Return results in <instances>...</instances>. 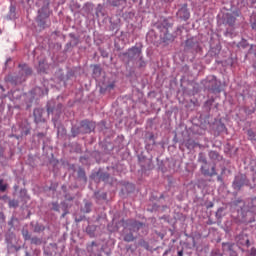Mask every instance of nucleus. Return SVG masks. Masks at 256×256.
I'll list each match as a JSON object with an SVG mask.
<instances>
[{
	"label": "nucleus",
	"mask_w": 256,
	"mask_h": 256,
	"mask_svg": "<svg viewBox=\"0 0 256 256\" xmlns=\"http://www.w3.org/2000/svg\"><path fill=\"white\" fill-rule=\"evenodd\" d=\"M200 161H201V163H204V165L201 167V173L204 174L205 177H214V175H217L215 166L211 167V171H209V168H207V159L206 158H200Z\"/></svg>",
	"instance_id": "1"
},
{
	"label": "nucleus",
	"mask_w": 256,
	"mask_h": 256,
	"mask_svg": "<svg viewBox=\"0 0 256 256\" xmlns=\"http://www.w3.org/2000/svg\"><path fill=\"white\" fill-rule=\"evenodd\" d=\"M236 243L237 245H240L241 247H251V242L249 241V236L245 233H240L236 237Z\"/></svg>",
	"instance_id": "2"
},
{
	"label": "nucleus",
	"mask_w": 256,
	"mask_h": 256,
	"mask_svg": "<svg viewBox=\"0 0 256 256\" xmlns=\"http://www.w3.org/2000/svg\"><path fill=\"white\" fill-rule=\"evenodd\" d=\"M178 17H180V19H183L184 21H187V19H189V17H191V14L189 13V9H187V4H184L177 13Z\"/></svg>",
	"instance_id": "3"
},
{
	"label": "nucleus",
	"mask_w": 256,
	"mask_h": 256,
	"mask_svg": "<svg viewBox=\"0 0 256 256\" xmlns=\"http://www.w3.org/2000/svg\"><path fill=\"white\" fill-rule=\"evenodd\" d=\"M222 247H223V251H227L230 256H239V254H237L235 250H233V247H235V244L231 242H226V243H222Z\"/></svg>",
	"instance_id": "4"
},
{
	"label": "nucleus",
	"mask_w": 256,
	"mask_h": 256,
	"mask_svg": "<svg viewBox=\"0 0 256 256\" xmlns=\"http://www.w3.org/2000/svg\"><path fill=\"white\" fill-rule=\"evenodd\" d=\"M234 189H241L243 187V185H245V176L241 175V176H237L234 180Z\"/></svg>",
	"instance_id": "5"
},
{
	"label": "nucleus",
	"mask_w": 256,
	"mask_h": 256,
	"mask_svg": "<svg viewBox=\"0 0 256 256\" xmlns=\"http://www.w3.org/2000/svg\"><path fill=\"white\" fill-rule=\"evenodd\" d=\"M35 123H41L43 121V110L36 108L33 112Z\"/></svg>",
	"instance_id": "6"
},
{
	"label": "nucleus",
	"mask_w": 256,
	"mask_h": 256,
	"mask_svg": "<svg viewBox=\"0 0 256 256\" xmlns=\"http://www.w3.org/2000/svg\"><path fill=\"white\" fill-rule=\"evenodd\" d=\"M129 227H131L132 231H139L141 227H143V223L136 221V220H130L128 222Z\"/></svg>",
	"instance_id": "7"
},
{
	"label": "nucleus",
	"mask_w": 256,
	"mask_h": 256,
	"mask_svg": "<svg viewBox=\"0 0 256 256\" xmlns=\"http://www.w3.org/2000/svg\"><path fill=\"white\" fill-rule=\"evenodd\" d=\"M129 57H135V55H141V49L138 47H132L128 50Z\"/></svg>",
	"instance_id": "8"
},
{
	"label": "nucleus",
	"mask_w": 256,
	"mask_h": 256,
	"mask_svg": "<svg viewBox=\"0 0 256 256\" xmlns=\"http://www.w3.org/2000/svg\"><path fill=\"white\" fill-rule=\"evenodd\" d=\"M78 178L81 179L84 183H87V175L85 174V170H83V168H79Z\"/></svg>",
	"instance_id": "9"
},
{
	"label": "nucleus",
	"mask_w": 256,
	"mask_h": 256,
	"mask_svg": "<svg viewBox=\"0 0 256 256\" xmlns=\"http://www.w3.org/2000/svg\"><path fill=\"white\" fill-rule=\"evenodd\" d=\"M124 241L126 243H131V242L135 241V236H133V234L131 232H129L128 234H126L124 236Z\"/></svg>",
	"instance_id": "10"
},
{
	"label": "nucleus",
	"mask_w": 256,
	"mask_h": 256,
	"mask_svg": "<svg viewBox=\"0 0 256 256\" xmlns=\"http://www.w3.org/2000/svg\"><path fill=\"white\" fill-rule=\"evenodd\" d=\"M30 243L32 245H41V243H43V241L39 237H32V238H30Z\"/></svg>",
	"instance_id": "11"
},
{
	"label": "nucleus",
	"mask_w": 256,
	"mask_h": 256,
	"mask_svg": "<svg viewBox=\"0 0 256 256\" xmlns=\"http://www.w3.org/2000/svg\"><path fill=\"white\" fill-rule=\"evenodd\" d=\"M100 181H109V173L104 172L99 174Z\"/></svg>",
	"instance_id": "12"
},
{
	"label": "nucleus",
	"mask_w": 256,
	"mask_h": 256,
	"mask_svg": "<svg viewBox=\"0 0 256 256\" xmlns=\"http://www.w3.org/2000/svg\"><path fill=\"white\" fill-rule=\"evenodd\" d=\"M22 235L25 241H31V235L29 234V230H22Z\"/></svg>",
	"instance_id": "13"
},
{
	"label": "nucleus",
	"mask_w": 256,
	"mask_h": 256,
	"mask_svg": "<svg viewBox=\"0 0 256 256\" xmlns=\"http://www.w3.org/2000/svg\"><path fill=\"white\" fill-rule=\"evenodd\" d=\"M164 41H173V34H170L169 31L166 29V33L163 37Z\"/></svg>",
	"instance_id": "14"
},
{
	"label": "nucleus",
	"mask_w": 256,
	"mask_h": 256,
	"mask_svg": "<svg viewBox=\"0 0 256 256\" xmlns=\"http://www.w3.org/2000/svg\"><path fill=\"white\" fill-rule=\"evenodd\" d=\"M93 73L94 75H96V77H99V75H101V67H99V65H95L93 69Z\"/></svg>",
	"instance_id": "15"
},
{
	"label": "nucleus",
	"mask_w": 256,
	"mask_h": 256,
	"mask_svg": "<svg viewBox=\"0 0 256 256\" xmlns=\"http://www.w3.org/2000/svg\"><path fill=\"white\" fill-rule=\"evenodd\" d=\"M0 191L2 193H5V191H7V184L3 183V179H0Z\"/></svg>",
	"instance_id": "16"
},
{
	"label": "nucleus",
	"mask_w": 256,
	"mask_h": 256,
	"mask_svg": "<svg viewBox=\"0 0 256 256\" xmlns=\"http://www.w3.org/2000/svg\"><path fill=\"white\" fill-rule=\"evenodd\" d=\"M236 18L234 16H228L227 23L228 25H235Z\"/></svg>",
	"instance_id": "17"
},
{
	"label": "nucleus",
	"mask_w": 256,
	"mask_h": 256,
	"mask_svg": "<svg viewBox=\"0 0 256 256\" xmlns=\"http://www.w3.org/2000/svg\"><path fill=\"white\" fill-rule=\"evenodd\" d=\"M9 207H19V201L17 200H10L9 201Z\"/></svg>",
	"instance_id": "18"
},
{
	"label": "nucleus",
	"mask_w": 256,
	"mask_h": 256,
	"mask_svg": "<svg viewBox=\"0 0 256 256\" xmlns=\"http://www.w3.org/2000/svg\"><path fill=\"white\" fill-rule=\"evenodd\" d=\"M248 137L249 139H251L252 141H255V132H253V130H248Z\"/></svg>",
	"instance_id": "19"
},
{
	"label": "nucleus",
	"mask_w": 256,
	"mask_h": 256,
	"mask_svg": "<svg viewBox=\"0 0 256 256\" xmlns=\"http://www.w3.org/2000/svg\"><path fill=\"white\" fill-rule=\"evenodd\" d=\"M38 13H40V14L38 15V19H37V21H38V23H39L40 27H44V26H45V24L41 21V17H42V15H41V10H39V12H38Z\"/></svg>",
	"instance_id": "20"
},
{
	"label": "nucleus",
	"mask_w": 256,
	"mask_h": 256,
	"mask_svg": "<svg viewBox=\"0 0 256 256\" xmlns=\"http://www.w3.org/2000/svg\"><path fill=\"white\" fill-rule=\"evenodd\" d=\"M52 209L53 211H59V203L57 202L52 203Z\"/></svg>",
	"instance_id": "21"
},
{
	"label": "nucleus",
	"mask_w": 256,
	"mask_h": 256,
	"mask_svg": "<svg viewBox=\"0 0 256 256\" xmlns=\"http://www.w3.org/2000/svg\"><path fill=\"white\" fill-rule=\"evenodd\" d=\"M250 255H251V256H256V248H255V247H252V248L250 249Z\"/></svg>",
	"instance_id": "22"
},
{
	"label": "nucleus",
	"mask_w": 256,
	"mask_h": 256,
	"mask_svg": "<svg viewBox=\"0 0 256 256\" xmlns=\"http://www.w3.org/2000/svg\"><path fill=\"white\" fill-rule=\"evenodd\" d=\"M74 38V45H79V38H75V36H72Z\"/></svg>",
	"instance_id": "23"
},
{
	"label": "nucleus",
	"mask_w": 256,
	"mask_h": 256,
	"mask_svg": "<svg viewBox=\"0 0 256 256\" xmlns=\"http://www.w3.org/2000/svg\"><path fill=\"white\" fill-rule=\"evenodd\" d=\"M217 181H219L220 183H223V176L221 175L217 176Z\"/></svg>",
	"instance_id": "24"
},
{
	"label": "nucleus",
	"mask_w": 256,
	"mask_h": 256,
	"mask_svg": "<svg viewBox=\"0 0 256 256\" xmlns=\"http://www.w3.org/2000/svg\"><path fill=\"white\" fill-rule=\"evenodd\" d=\"M25 73H26V75H31V70L29 68H26Z\"/></svg>",
	"instance_id": "25"
},
{
	"label": "nucleus",
	"mask_w": 256,
	"mask_h": 256,
	"mask_svg": "<svg viewBox=\"0 0 256 256\" xmlns=\"http://www.w3.org/2000/svg\"><path fill=\"white\" fill-rule=\"evenodd\" d=\"M115 88V84H109L108 86H107V89H114Z\"/></svg>",
	"instance_id": "26"
},
{
	"label": "nucleus",
	"mask_w": 256,
	"mask_h": 256,
	"mask_svg": "<svg viewBox=\"0 0 256 256\" xmlns=\"http://www.w3.org/2000/svg\"><path fill=\"white\" fill-rule=\"evenodd\" d=\"M10 13H15V6H10Z\"/></svg>",
	"instance_id": "27"
},
{
	"label": "nucleus",
	"mask_w": 256,
	"mask_h": 256,
	"mask_svg": "<svg viewBox=\"0 0 256 256\" xmlns=\"http://www.w3.org/2000/svg\"><path fill=\"white\" fill-rule=\"evenodd\" d=\"M37 137H45V133L40 132V133L37 134Z\"/></svg>",
	"instance_id": "28"
},
{
	"label": "nucleus",
	"mask_w": 256,
	"mask_h": 256,
	"mask_svg": "<svg viewBox=\"0 0 256 256\" xmlns=\"http://www.w3.org/2000/svg\"><path fill=\"white\" fill-rule=\"evenodd\" d=\"M72 135H73V137H77V133L75 132V128L72 129Z\"/></svg>",
	"instance_id": "29"
},
{
	"label": "nucleus",
	"mask_w": 256,
	"mask_h": 256,
	"mask_svg": "<svg viewBox=\"0 0 256 256\" xmlns=\"http://www.w3.org/2000/svg\"><path fill=\"white\" fill-rule=\"evenodd\" d=\"M90 207H91V205L86 204V208H87L86 213H89V211H91V210L89 209Z\"/></svg>",
	"instance_id": "30"
},
{
	"label": "nucleus",
	"mask_w": 256,
	"mask_h": 256,
	"mask_svg": "<svg viewBox=\"0 0 256 256\" xmlns=\"http://www.w3.org/2000/svg\"><path fill=\"white\" fill-rule=\"evenodd\" d=\"M47 112H48V113H53V109L47 108Z\"/></svg>",
	"instance_id": "31"
},
{
	"label": "nucleus",
	"mask_w": 256,
	"mask_h": 256,
	"mask_svg": "<svg viewBox=\"0 0 256 256\" xmlns=\"http://www.w3.org/2000/svg\"><path fill=\"white\" fill-rule=\"evenodd\" d=\"M178 256H183V250L178 251Z\"/></svg>",
	"instance_id": "32"
},
{
	"label": "nucleus",
	"mask_w": 256,
	"mask_h": 256,
	"mask_svg": "<svg viewBox=\"0 0 256 256\" xmlns=\"http://www.w3.org/2000/svg\"><path fill=\"white\" fill-rule=\"evenodd\" d=\"M251 113H255V109H253L252 111L248 112L249 115H251Z\"/></svg>",
	"instance_id": "33"
},
{
	"label": "nucleus",
	"mask_w": 256,
	"mask_h": 256,
	"mask_svg": "<svg viewBox=\"0 0 256 256\" xmlns=\"http://www.w3.org/2000/svg\"><path fill=\"white\" fill-rule=\"evenodd\" d=\"M91 245H92V247L97 246V244L95 242H92Z\"/></svg>",
	"instance_id": "34"
},
{
	"label": "nucleus",
	"mask_w": 256,
	"mask_h": 256,
	"mask_svg": "<svg viewBox=\"0 0 256 256\" xmlns=\"http://www.w3.org/2000/svg\"><path fill=\"white\" fill-rule=\"evenodd\" d=\"M211 207H213V203H210V204L208 205V209L211 208Z\"/></svg>",
	"instance_id": "35"
},
{
	"label": "nucleus",
	"mask_w": 256,
	"mask_h": 256,
	"mask_svg": "<svg viewBox=\"0 0 256 256\" xmlns=\"http://www.w3.org/2000/svg\"><path fill=\"white\" fill-rule=\"evenodd\" d=\"M65 215H67V212H64V213L62 214V217L64 218V217H65Z\"/></svg>",
	"instance_id": "36"
},
{
	"label": "nucleus",
	"mask_w": 256,
	"mask_h": 256,
	"mask_svg": "<svg viewBox=\"0 0 256 256\" xmlns=\"http://www.w3.org/2000/svg\"><path fill=\"white\" fill-rule=\"evenodd\" d=\"M0 89H2V91H5V89H3V86L0 85Z\"/></svg>",
	"instance_id": "37"
},
{
	"label": "nucleus",
	"mask_w": 256,
	"mask_h": 256,
	"mask_svg": "<svg viewBox=\"0 0 256 256\" xmlns=\"http://www.w3.org/2000/svg\"><path fill=\"white\" fill-rule=\"evenodd\" d=\"M186 45L189 46V41L186 42Z\"/></svg>",
	"instance_id": "38"
},
{
	"label": "nucleus",
	"mask_w": 256,
	"mask_h": 256,
	"mask_svg": "<svg viewBox=\"0 0 256 256\" xmlns=\"http://www.w3.org/2000/svg\"><path fill=\"white\" fill-rule=\"evenodd\" d=\"M27 67V65H24V68Z\"/></svg>",
	"instance_id": "39"
}]
</instances>
